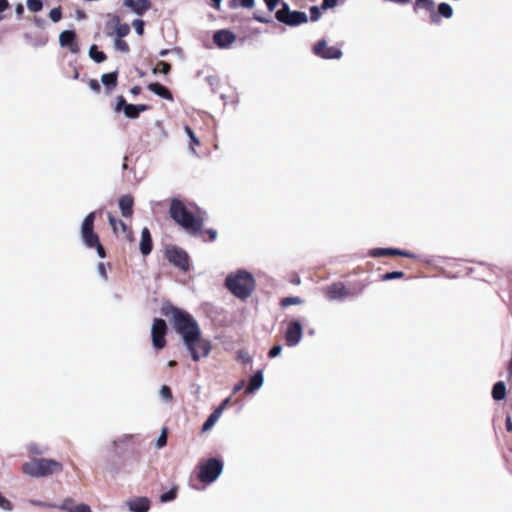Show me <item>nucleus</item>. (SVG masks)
I'll return each mask as SVG.
<instances>
[{
    "instance_id": "nucleus-25",
    "label": "nucleus",
    "mask_w": 512,
    "mask_h": 512,
    "mask_svg": "<svg viewBox=\"0 0 512 512\" xmlns=\"http://www.w3.org/2000/svg\"><path fill=\"white\" fill-rule=\"evenodd\" d=\"M370 256L372 257H383V256H398L400 249L396 248H374L370 250Z\"/></svg>"
},
{
    "instance_id": "nucleus-8",
    "label": "nucleus",
    "mask_w": 512,
    "mask_h": 512,
    "mask_svg": "<svg viewBox=\"0 0 512 512\" xmlns=\"http://www.w3.org/2000/svg\"><path fill=\"white\" fill-rule=\"evenodd\" d=\"M166 333H167L166 322L163 319H159V318L154 319L152 327H151V337H152V344L155 349L160 350L165 347Z\"/></svg>"
},
{
    "instance_id": "nucleus-15",
    "label": "nucleus",
    "mask_w": 512,
    "mask_h": 512,
    "mask_svg": "<svg viewBox=\"0 0 512 512\" xmlns=\"http://www.w3.org/2000/svg\"><path fill=\"white\" fill-rule=\"evenodd\" d=\"M235 40V34L229 30H219L213 35L214 43L220 48L229 47Z\"/></svg>"
},
{
    "instance_id": "nucleus-1",
    "label": "nucleus",
    "mask_w": 512,
    "mask_h": 512,
    "mask_svg": "<svg viewBox=\"0 0 512 512\" xmlns=\"http://www.w3.org/2000/svg\"><path fill=\"white\" fill-rule=\"evenodd\" d=\"M161 311L164 316L171 317L173 327L181 336L193 361L197 362L201 357H207L210 354L211 343L202 338L200 327L192 315L171 304L163 305Z\"/></svg>"
},
{
    "instance_id": "nucleus-34",
    "label": "nucleus",
    "mask_w": 512,
    "mask_h": 512,
    "mask_svg": "<svg viewBox=\"0 0 512 512\" xmlns=\"http://www.w3.org/2000/svg\"><path fill=\"white\" fill-rule=\"evenodd\" d=\"M49 17L50 19L54 22V23H57L61 20L62 18V10L60 7H56V8H53L50 10L49 12Z\"/></svg>"
},
{
    "instance_id": "nucleus-52",
    "label": "nucleus",
    "mask_w": 512,
    "mask_h": 512,
    "mask_svg": "<svg viewBox=\"0 0 512 512\" xmlns=\"http://www.w3.org/2000/svg\"><path fill=\"white\" fill-rule=\"evenodd\" d=\"M97 270H98L100 277L104 280H107V273H106V269H105V266L103 263L98 264Z\"/></svg>"
},
{
    "instance_id": "nucleus-50",
    "label": "nucleus",
    "mask_w": 512,
    "mask_h": 512,
    "mask_svg": "<svg viewBox=\"0 0 512 512\" xmlns=\"http://www.w3.org/2000/svg\"><path fill=\"white\" fill-rule=\"evenodd\" d=\"M88 85L89 88L94 92H99L101 89L99 82L95 79L89 80Z\"/></svg>"
},
{
    "instance_id": "nucleus-44",
    "label": "nucleus",
    "mask_w": 512,
    "mask_h": 512,
    "mask_svg": "<svg viewBox=\"0 0 512 512\" xmlns=\"http://www.w3.org/2000/svg\"><path fill=\"white\" fill-rule=\"evenodd\" d=\"M176 492L174 490H170L160 496L162 502H169L175 499Z\"/></svg>"
},
{
    "instance_id": "nucleus-3",
    "label": "nucleus",
    "mask_w": 512,
    "mask_h": 512,
    "mask_svg": "<svg viewBox=\"0 0 512 512\" xmlns=\"http://www.w3.org/2000/svg\"><path fill=\"white\" fill-rule=\"evenodd\" d=\"M224 285L235 297L245 300L255 289V279L249 271L239 269L226 276Z\"/></svg>"
},
{
    "instance_id": "nucleus-59",
    "label": "nucleus",
    "mask_w": 512,
    "mask_h": 512,
    "mask_svg": "<svg viewBox=\"0 0 512 512\" xmlns=\"http://www.w3.org/2000/svg\"><path fill=\"white\" fill-rule=\"evenodd\" d=\"M9 7L8 0H0V13L4 12Z\"/></svg>"
},
{
    "instance_id": "nucleus-2",
    "label": "nucleus",
    "mask_w": 512,
    "mask_h": 512,
    "mask_svg": "<svg viewBox=\"0 0 512 512\" xmlns=\"http://www.w3.org/2000/svg\"><path fill=\"white\" fill-rule=\"evenodd\" d=\"M169 215L171 219L190 234L196 235L203 228V220L188 210L179 199L173 198L170 202Z\"/></svg>"
},
{
    "instance_id": "nucleus-58",
    "label": "nucleus",
    "mask_w": 512,
    "mask_h": 512,
    "mask_svg": "<svg viewBox=\"0 0 512 512\" xmlns=\"http://www.w3.org/2000/svg\"><path fill=\"white\" fill-rule=\"evenodd\" d=\"M254 19L259 22V23H263V24H267V23H270L271 20L268 19V18H265V17H262V16H259L257 14H254Z\"/></svg>"
},
{
    "instance_id": "nucleus-62",
    "label": "nucleus",
    "mask_w": 512,
    "mask_h": 512,
    "mask_svg": "<svg viewBox=\"0 0 512 512\" xmlns=\"http://www.w3.org/2000/svg\"><path fill=\"white\" fill-rule=\"evenodd\" d=\"M240 1L241 0H230L229 7L232 9L237 8L238 6H240Z\"/></svg>"
},
{
    "instance_id": "nucleus-46",
    "label": "nucleus",
    "mask_w": 512,
    "mask_h": 512,
    "mask_svg": "<svg viewBox=\"0 0 512 512\" xmlns=\"http://www.w3.org/2000/svg\"><path fill=\"white\" fill-rule=\"evenodd\" d=\"M290 12H291V10H290L288 3L282 2L281 8L275 13V16L279 15V14H281L282 16H286Z\"/></svg>"
},
{
    "instance_id": "nucleus-20",
    "label": "nucleus",
    "mask_w": 512,
    "mask_h": 512,
    "mask_svg": "<svg viewBox=\"0 0 512 512\" xmlns=\"http://www.w3.org/2000/svg\"><path fill=\"white\" fill-rule=\"evenodd\" d=\"M153 244L150 231L147 227H144L141 231L140 251L146 256L152 251Z\"/></svg>"
},
{
    "instance_id": "nucleus-41",
    "label": "nucleus",
    "mask_w": 512,
    "mask_h": 512,
    "mask_svg": "<svg viewBox=\"0 0 512 512\" xmlns=\"http://www.w3.org/2000/svg\"><path fill=\"white\" fill-rule=\"evenodd\" d=\"M321 17V11H320V8L318 6H311L310 7V18H311V21L313 22H316L320 19Z\"/></svg>"
},
{
    "instance_id": "nucleus-32",
    "label": "nucleus",
    "mask_w": 512,
    "mask_h": 512,
    "mask_svg": "<svg viewBox=\"0 0 512 512\" xmlns=\"http://www.w3.org/2000/svg\"><path fill=\"white\" fill-rule=\"evenodd\" d=\"M303 300L300 297H286L281 300L282 307H288L290 305H300Z\"/></svg>"
},
{
    "instance_id": "nucleus-12",
    "label": "nucleus",
    "mask_w": 512,
    "mask_h": 512,
    "mask_svg": "<svg viewBox=\"0 0 512 512\" xmlns=\"http://www.w3.org/2000/svg\"><path fill=\"white\" fill-rule=\"evenodd\" d=\"M276 19L284 23L287 26H298L308 22V16L305 12L301 11H291L286 16H282L281 14L276 15Z\"/></svg>"
},
{
    "instance_id": "nucleus-14",
    "label": "nucleus",
    "mask_w": 512,
    "mask_h": 512,
    "mask_svg": "<svg viewBox=\"0 0 512 512\" xmlns=\"http://www.w3.org/2000/svg\"><path fill=\"white\" fill-rule=\"evenodd\" d=\"M59 44L63 48H68L73 54L79 52V46L76 42V33L73 30H65L59 35Z\"/></svg>"
},
{
    "instance_id": "nucleus-13",
    "label": "nucleus",
    "mask_w": 512,
    "mask_h": 512,
    "mask_svg": "<svg viewBox=\"0 0 512 512\" xmlns=\"http://www.w3.org/2000/svg\"><path fill=\"white\" fill-rule=\"evenodd\" d=\"M325 295L330 301H343L349 295V291L342 283H334L325 290Z\"/></svg>"
},
{
    "instance_id": "nucleus-29",
    "label": "nucleus",
    "mask_w": 512,
    "mask_h": 512,
    "mask_svg": "<svg viewBox=\"0 0 512 512\" xmlns=\"http://www.w3.org/2000/svg\"><path fill=\"white\" fill-rule=\"evenodd\" d=\"M438 15V21L440 20V16L446 18V19H449L452 17L453 15V8L450 4L448 3H440L438 5V11L436 13Z\"/></svg>"
},
{
    "instance_id": "nucleus-17",
    "label": "nucleus",
    "mask_w": 512,
    "mask_h": 512,
    "mask_svg": "<svg viewBox=\"0 0 512 512\" xmlns=\"http://www.w3.org/2000/svg\"><path fill=\"white\" fill-rule=\"evenodd\" d=\"M435 3L434 0H415L414 11L417 12L419 9H424L430 12L431 21L434 23L438 22V15L434 11Z\"/></svg>"
},
{
    "instance_id": "nucleus-55",
    "label": "nucleus",
    "mask_w": 512,
    "mask_h": 512,
    "mask_svg": "<svg viewBox=\"0 0 512 512\" xmlns=\"http://www.w3.org/2000/svg\"><path fill=\"white\" fill-rule=\"evenodd\" d=\"M255 0H241L240 5L244 8L251 9L254 7Z\"/></svg>"
},
{
    "instance_id": "nucleus-33",
    "label": "nucleus",
    "mask_w": 512,
    "mask_h": 512,
    "mask_svg": "<svg viewBox=\"0 0 512 512\" xmlns=\"http://www.w3.org/2000/svg\"><path fill=\"white\" fill-rule=\"evenodd\" d=\"M114 47L116 50L122 52V53H128L129 52V46L126 43V41L116 38L114 41Z\"/></svg>"
},
{
    "instance_id": "nucleus-57",
    "label": "nucleus",
    "mask_w": 512,
    "mask_h": 512,
    "mask_svg": "<svg viewBox=\"0 0 512 512\" xmlns=\"http://www.w3.org/2000/svg\"><path fill=\"white\" fill-rule=\"evenodd\" d=\"M29 502L31 505H34V506L51 507L50 504H48L46 502L38 501V500H30Z\"/></svg>"
},
{
    "instance_id": "nucleus-7",
    "label": "nucleus",
    "mask_w": 512,
    "mask_h": 512,
    "mask_svg": "<svg viewBox=\"0 0 512 512\" xmlns=\"http://www.w3.org/2000/svg\"><path fill=\"white\" fill-rule=\"evenodd\" d=\"M148 108L149 107L145 104H129L123 96H118L114 106V112L119 113L122 111L127 118L136 119L141 112L148 110Z\"/></svg>"
},
{
    "instance_id": "nucleus-38",
    "label": "nucleus",
    "mask_w": 512,
    "mask_h": 512,
    "mask_svg": "<svg viewBox=\"0 0 512 512\" xmlns=\"http://www.w3.org/2000/svg\"><path fill=\"white\" fill-rule=\"evenodd\" d=\"M144 25L145 23L142 19H135L132 22V26L134 27L135 32L140 36L144 33Z\"/></svg>"
},
{
    "instance_id": "nucleus-30",
    "label": "nucleus",
    "mask_w": 512,
    "mask_h": 512,
    "mask_svg": "<svg viewBox=\"0 0 512 512\" xmlns=\"http://www.w3.org/2000/svg\"><path fill=\"white\" fill-rule=\"evenodd\" d=\"M89 56L96 63H102L106 60V54L104 52L98 50V47L96 45H92L89 48Z\"/></svg>"
},
{
    "instance_id": "nucleus-9",
    "label": "nucleus",
    "mask_w": 512,
    "mask_h": 512,
    "mask_svg": "<svg viewBox=\"0 0 512 512\" xmlns=\"http://www.w3.org/2000/svg\"><path fill=\"white\" fill-rule=\"evenodd\" d=\"M285 341L287 346L295 347L297 346L303 337V327L302 324L298 320H292L287 324V328L285 331Z\"/></svg>"
},
{
    "instance_id": "nucleus-47",
    "label": "nucleus",
    "mask_w": 512,
    "mask_h": 512,
    "mask_svg": "<svg viewBox=\"0 0 512 512\" xmlns=\"http://www.w3.org/2000/svg\"><path fill=\"white\" fill-rule=\"evenodd\" d=\"M281 351H282V346L281 345H275V346H273L270 349L268 355L271 358H275V357H277V356H279L281 354Z\"/></svg>"
},
{
    "instance_id": "nucleus-49",
    "label": "nucleus",
    "mask_w": 512,
    "mask_h": 512,
    "mask_svg": "<svg viewBox=\"0 0 512 512\" xmlns=\"http://www.w3.org/2000/svg\"><path fill=\"white\" fill-rule=\"evenodd\" d=\"M338 0H323L321 8L327 10L337 5Z\"/></svg>"
},
{
    "instance_id": "nucleus-36",
    "label": "nucleus",
    "mask_w": 512,
    "mask_h": 512,
    "mask_svg": "<svg viewBox=\"0 0 512 512\" xmlns=\"http://www.w3.org/2000/svg\"><path fill=\"white\" fill-rule=\"evenodd\" d=\"M0 509L4 511H12L13 510V504L10 500H8L6 497H4L0 493Z\"/></svg>"
},
{
    "instance_id": "nucleus-63",
    "label": "nucleus",
    "mask_w": 512,
    "mask_h": 512,
    "mask_svg": "<svg viewBox=\"0 0 512 512\" xmlns=\"http://www.w3.org/2000/svg\"><path fill=\"white\" fill-rule=\"evenodd\" d=\"M207 233L209 234L210 240L214 241L216 239L217 232L215 230L209 229Z\"/></svg>"
},
{
    "instance_id": "nucleus-48",
    "label": "nucleus",
    "mask_w": 512,
    "mask_h": 512,
    "mask_svg": "<svg viewBox=\"0 0 512 512\" xmlns=\"http://www.w3.org/2000/svg\"><path fill=\"white\" fill-rule=\"evenodd\" d=\"M29 451L36 455H41L45 452V449L39 447L37 444L32 443L29 445Z\"/></svg>"
},
{
    "instance_id": "nucleus-21",
    "label": "nucleus",
    "mask_w": 512,
    "mask_h": 512,
    "mask_svg": "<svg viewBox=\"0 0 512 512\" xmlns=\"http://www.w3.org/2000/svg\"><path fill=\"white\" fill-rule=\"evenodd\" d=\"M264 382L263 372L262 370H258L250 379L248 387L246 389L247 393H254L259 388L262 387Z\"/></svg>"
},
{
    "instance_id": "nucleus-27",
    "label": "nucleus",
    "mask_w": 512,
    "mask_h": 512,
    "mask_svg": "<svg viewBox=\"0 0 512 512\" xmlns=\"http://www.w3.org/2000/svg\"><path fill=\"white\" fill-rule=\"evenodd\" d=\"M25 40L32 45L33 47H42L45 46L48 42V37L45 35H39L37 37H33L31 34L26 33L24 35Z\"/></svg>"
},
{
    "instance_id": "nucleus-4",
    "label": "nucleus",
    "mask_w": 512,
    "mask_h": 512,
    "mask_svg": "<svg viewBox=\"0 0 512 512\" xmlns=\"http://www.w3.org/2000/svg\"><path fill=\"white\" fill-rule=\"evenodd\" d=\"M62 469L63 466L60 462L46 458H34L22 466V470L26 475L37 478L61 472Z\"/></svg>"
},
{
    "instance_id": "nucleus-18",
    "label": "nucleus",
    "mask_w": 512,
    "mask_h": 512,
    "mask_svg": "<svg viewBox=\"0 0 512 512\" xmlns=\"http://www.w3.org/2000/svg\"><path fill=\"white\" fill-rule=\"evenodd\" d=\"M131 512H147L150 508V501L145 497H138L127 502Z\"/></svg>"
},
{
    "instance_id": "nucleus-11",
    "label": "nucleus",
    "mask_w": 512,
    "mask_h": 512,
    "mask_svg": "<svg viewBox=\"0 0 512 512\" xmlns=\"http://www.w3.org/2000/svg\"><path fill=\"white\" fill-rule=\"evenodd\" d=\"M313 52L323 59H340L342 57L341 49L336 46L329 47L325 40L318 41L313 47Z\"/></svg>"
},
{
    "instance_id": "nucleus-5",
    "label": "nucleus",
    "mask_w": 512,
    "mask_h": 512,
    "mask_svg": "<svg viewBox=\"0 0 512 512\" xmlns=\"http://www.w3.org/2000/svg\"><path fill=\"white\" fill-rule=\"evenodd\" d=\"M223 471V463L216 458H210L199 465L198 478L204 483H213Z\"/></svg>"
},
{
    "instance_id": "nucleus-22",
    "label": "nucleus",
    "mask_w": 512,
    "mask_h": 512,
    "mask_svg": "<svg viewBox=\"0 0 512 512\" xmlns=\"http://www.w3.org/2000/svg\"><path fill=\"white\" fill-rule=\"evenodd\" d=\"M148 89L163 99L173 100L172 93L169 91V89L159 83L149 84Z\"/></svg>"
},
{
    "instance_id": "nucleus-16",
    "label": "nucleus",
    "mask_w": 512,
    "mask_h": 512,
    "mask_svg": "<svg viewBox=\"0 0 512 512\" xmlns=\"http://www.w3.org/2000/svg\"><path fill=\"white\" fill-rule=\"evenodd\" d=\"M123 5L138 16H142L151 8L150 0H124Z\"/></svg>"
},
{
    "instance_id": "nucleus-35",
    "label": "nucleus",
    "mask_w": 512,
    "mask_h": 512,
    "mask_svg": "<svg viewBox=\"0 0 512 512\" xmlns=\"http://www.w3.org/2000/svg\"><path fill=\"white\" fill-rule=\"evenodd\" d=\"M403 276H404L403 272L393 271V272H388V273H385L384 275H382V280L390 281V280H394V279H400Z\"/></svg>"
},
{
    "instance_id": "nucleus-28",
    "label": "nucleus",
    "mask_w": 512,
    "mask_h": 512,
    "mask_svg": "<svg viewBox=\"0 0 512 512\" xmlns=\"http://www.w3.org/2000/svg\"><path fill=\"white\" fill-rule=\"evenodd\" d=\"M117 75H118L117 71H113L111 73L103 74L101 76L102 84L106 88H108V89L114 88L117 85Z\"/></svg>"
},
{
    "instance_id": "nucleus-60",
    "label": "nucleus",
    "mask_w": 512,
    "mask_h": 512,
    "mask_svg": "<svg viewBox=\"0 0 512 512\" xmlns=\"http://www.w3.org/2000/svg\"><path fill=\"white\" fill-rule=\"evenodd\" d=\"M505 423H506V429L509 432H512V418H511V416H507L506 417Z\"/></svg>"
},
{
    "instance_id": "nucleus-53",
    "label": "nucleus",
    "mask_w": 512,
    "mask_h": 512,
    "mask_svg": "<svg viewBox=\"0 0 512 512\" xmlns=\"http://www.w3.org/2000/svg\"><path fill=\"white\" fill-rule=\"evenodd\" d=\"M94 248H96L97 250V254L100 258H104L105 257V249L104 247L102 246V244L100 243V241L98 240V244H95L94 245Z\"/></svg>"
},
{
    "instance_id": "nucleus-64",
    "label": "nucleus",
    "mask_w": 512,
    "mask_h": 512,
    "mask_svg": "<svg viewBox=\"0 0 512 512\" xmlns=\"http://www.w3.org/2000/svg\"><path fill=\"white\" fill-rule=\"evenodd\" d=\"M131 438H132V435H130V434H125V435H122V436L119 438V441H120V442H127V441H129Z\"/></svg>"
},
{
    "instance_id": "nucleus-61",
    "label": "nucleus",
    "mask_w": 512,
    "mask_h": 512,
    "mask_svg": "<svg viewBox=\"0 0 512 512\" xmlns=\"http://www.w3.org/2000/svg\"><path fill=\"white\" fill-rule=\"evenodd\" d=\"M15 12L18 16H21L24 13V7L22 4H18L15 8Z\"/></svg>"
},
{
    "instance_id": "nucleus-40",
    "label": "nucleus",
    "mask_w": 512,
    "mask_h": 512,
    "mask_svg": "<svg viewBox=\"0 0 512 512\" xmlns=\"http://www.w3.org/2000/svg\"><path fill=\"white\" fill-rule=\"evenodd\" d=\"M160 396L166 402L171 401L172 400V393H171L170 388L168 386H166V385L162 386L161 389H160Z\"/></svg>"
},
{
    "instance_id": "nucleus-6",
    "label": "nucleus",
    "mask_w": 512,
    "mask_h": 512,
    "mask_svg": "<svg viewBox=\"0 0 512 512\" xmlns=\"http://www.w3.org/2000/svg\"><path fill=\"white\" fill-rule=\"evenodd\" d=\"M95 215V212H90L81 225V237L88 248H94V245L98 244L99 237L93 230Z\"/></svg>"
},
{
    "instance_id": "nucleus-51",
    "label": "nucleus",
    "mask_w": 512,
    "mask_h": 512,
    "mask_svg": "<svg viewBox=\"0 0 512 512\" xmlns=\"http://www.w3.org/2000/svg\"><path fill=\"white\" fill-rule=\"evenodd\" d=\"M266 6H267V9L272 12L275 10L276 6L278 5L279 3V0H264Z\"/></svg>"
},
{
    "instance_id": "nucleus-23",
    "label": "nucleus",
    "mask_w": 512,
    "mask_h": 512,
    "mask_svg": "<svg viewBox=\"0 0 512 512\" xmlns=\"http://www.w3.org/2000/svg\"><path fill=\"white\" fill-rule=\"evenodd\" d=\"M223 413V408H216L206 419L202 426V432L209 431L215 423L218 421V419L221 417Z\"/></svg>"
},
{
    "instance_id": "nucleus-24",
    "label": "nucleus",
    "mask_w": 512,
    "mask_h": 512,
    "mask_svg": "<svg viewBox=\"0 0 512 512\" xmlns=\"http://www.w3.org/2000/svg\"><path fill=\"white\" fill-rule=\"evenodd\" d=\"M112 21L115 23V34L117 38L122 39L130 33V26L126 23H121L120 18L117 15H114Z\"/></svg>"
},
{
    "instance_id": "nucleus-45",
    "label": "nucleus",
    "mask_w": 512,
    "mask_h": 512,
    "mask_svg": "<svg viewBox=\"0 0 512 512\" xmlns=\"http://www.w3.org/2000/svg\"><path fill=\"white\" fill-rule=\"evenodd\" d=\"M187 136L191 140V142L195 145H199V140L197 139L195 133L192 131V129L189 126H185L184 128Z\"/></svg>"
},
{
    "instance_id": "nucleus-31",
    "label": "nucleus",
    "mask_w": 512,
    "mask_h": 512,
    "mask_svg": "<svg viewBox=\"0 0 512 512\" xmlns=\"http://www.w3.org/2000/svg\"><path fill=\"white\" fill-rule=\"evenodd\" d=\"M26 5L31 12H39L43 8V2L41 0H27Z\"/></svg>"
},
{
    "instance_id": "nucleus-54",
    "label": "nucleus",
    "mask_w": 512,
    "mask_h": 512,
    "mask_svg": "<svg viewBox=\"0 0 512 512\" xmlns=\"http://www.w3.org/2000/svg\"><path fill=\"white\" fill-rule=\"evenodd\" d=\"M119 221L120 220H117L114 216H112L111 214L108 215V222L110 224V226L112 227V229L114 231H116L117 229V225L119 224Z\"/></svg>"
},
{
    "instance_id": "nucleus-19",
    "label": "nucleus",
    "mask_w": 512,
    "mask_h": 512,
    "mask_svg": "<svg viewBox=\"0 0 512 512\" xmlns=\"http://www.w3.org/2000/svg\"><path fill=\"white\" fill-rule=\"evenodd\" d=\"M119 209L123 217H131L133 214V197L129 194L122 195L119 198Z\"/></svg>"
},
{
    "instance_id": "nucleus-10",
    "label": "nucleus",
    "mask_w": 512,
    "mask_h": 512,
    "mask_svg": "<svg viewBox=\"0 0 512 512\" xmlns=\"http://www.w3.org/2000/svg\"><path fill=\"white\" fill-rule=\"evenodd\" d=\"M166 256L169 262L181 270L186 271L189 269V256L183 249L176 246L168 248Z\"/></svg>"
},
{
    "instance_id": "nucleus-42",
    "label": "nucleus",
    "mask_w": 512,
    "mask_h": 512,
    "mask_svg": "<svg viewBox=\"0 0 512 512\" xmlns=\"http://www.w3.org/2000/svg\"><path fill=\"white\" fill-rule=\"evenodd\" d=\"M166 443H167V435H166V429L164 428L156 440V447L162 448L166 445Z\"/></svg>"
},
{
    "instance_id": "nucleus-37",
    "label": "nucleus",
    "mask_w": 512,
    "mask_h": 512,
    "mask_svg": "<svg viewBox=\"0 0 512 512\" xmlns=\"http://www.w3.org/2000/svg\"><path fill=\"white\" fill-rule=\"evenodd\" d=\"M170 65L167 62L160 61L157 64V67L153 69V73L156 74L158 71H160L163 74H168L170 71Z\"/></svg>"
},
{
    "instance_id": "nucleus-56",
    "label": "nucleus",
    "mask_w": 512,
    "mask_h": 512,
    "mask_svg": "<svg viewBox=\"0 0 512 512\" xmlns=\"http://www.w3.org/2000/svg\"><path fill=\"white\" fill-rule=\"evenodd\" d=\"M244 385H245V381L244 380L239 381L233 387V393L235 394V393H238L239 391H241L243 389Z\"/></svg>"
},
{
    "instance_id": "nucleus-39",
    "label": "nucleus",
    "mask_w": 512,
    "mask_h": 512,
    "mask_svg": "<svg viewBox=\"0 0 512 512\" xmlns=\"http://www.w3.org/2000/svg\"><path fill=\"white\" fill-rule=\"evenodd\" d=\"M237 359L244 364L250 363L252 361V357L245 350H239L237 352Z\"/></svg>"
},
{
    "instance_id": "nucleus-43",
    "label": "nucleus",
    "mask_w": 512,
    "mask_h": 512,
    "mask_svg": "<svg viewBox=\"0 0 512 512\" xmlns=\"http://www.w3.org/2000/svg\"><path fill=\"white\" fill-rule=\"evenodd\" d=\"M68 512H92V511L88 505L79 504L75 507L69 508Z\"/></svg>"
},
{
    "instance_id": "nucleus-26",
    "label": "nucleus",
    "mask_w": 512,
    "mask_h": 512,
    "mask_svg": "<svg viewBox=\"0 0 512 512\" xmlns=\"http://www.w3.org/2000/svg\"><path fill=\"white\" fill-rule=\"evenodd\" d=\"M506 396V385L503 381L494 384L492 388V397L496 401L503 400Z\"/></svg>"
}]
</instances>
